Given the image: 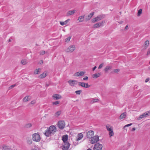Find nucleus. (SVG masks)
<instances>
[{
  "instance_id": "nucleus-1",
  "label": "nucleus",
  "mask_w": 150,
  "mask_h": 150,
  "mask_svg": "<svg viewBox=\"0 0 150 150\" xmlns=\"http://www.w3.org/2000/svg\"><path fill=\"white\" fill-rule=\"evenodd\" d=\"M57 129L56 127L54 125L50 126L45 131L44 135L47 137L52 136L56 132Z\"/></svg>"
},
{
  "instance_id": "nucleus-2",
  "label": "nucleus",
  "mask_w": 150,
  "mask_h": 150,
  "mask_svg": "<svg viewBox=\"0 0 150 150\" xmlns=\"http://www.w3.org/2000/svg\"><path fill=\"white\" fill-rule=\"evenodd\" d=\"M105 17L104 15L101 14L98 16L96 18L92 19L91 20L92 22L93 23L99 21L104 18Z\"/></svg>"
},
{
  "instance_id": "nucleus-3",
  "label": "nucleus",
  "mask_w": 150,
  "mask_h": 150,
  "mask_svg": "<svg viewBox=\"0 0 150 150\" xmlns=\"http://www.w3.org/2000/svg\"><path fill=\"white\" fill-rule=\"evenodd\" d=\"M33 140L36 142H39L40 140V137L39 134L34 133L33 135Z\"/></svg>"
},
{
  "instance_id": "nucleus-4",
  "label": "nucleus",
  "mask_w": 150,
  "mask_h": 150,
  "mask_svg": "<svg viewBox=\"0 0 150 150\" xmlns=\"http://www.w3.org/2000/svg\"><path fill=\"white\" fill-rule=\"evenodd\" d=\"M105 22V21L103 20L101 22L97 23L93 25V28H96L103 27L104 25Z\"/></svg>"
},
{
  "instance_id": "nucleus-5",
  "label": "nucleus",
  "mask_w": 150,
  "mask_h": 150,
  "mask_svg": "<svg viewBox=\"0 0 150 150\" xmlns=\"http://www.w3.org/2000/svg\"><path fill=\"white\" fill-rule=\"evenodd\" d=\"M106 128L107 130L109 132L110 137L113 136L114 134L112 129V127L109 125H107L106 126Z\"/></svg>"
},
{
  "instance_id": "nucleus-6",
  "label": "nucleus",
  "mask_w": 150,
  "mask_h": 150,
  "mask_svg": "<svg viewBox=\"0 0 150 150\" xmlns=\"http://www.w3.org/2000/svg\"><path fill=\"white\" fill-rule=\"evenodd\" d=\"M75 49V46L74 45H72L69 46L67 49L65 50L66 52H72Z\"/></svg>"
},
{
  "instance_id": "nucleus-7",
  "label": "nucleus",
  "mask_w": 150,
  "mask_h": 150,
  "mask_svg": "<svg viewBox=\"0 0 150 150\" xmlns=\"http://www.w3.org/2000/svg\"><path fill=\"white\" fill-rule=\"evenodd\" d=\"M70 146V144L69 142H66L63 145V146L61 148L63 150H68Z\"/></svg>"
},
{
  "instance_id": "nucleus-8",
  "label": "nucleus",
  "mask_w": 150,
  "mask_h": 150,
  "mask_svg": "<svg viewBox=\"0 0 150 150\" xmlns=\"http://www.w3.org/2000/svg\"><path fill=\"white\" fill-rule=\"evenodd\" d=\"M78 85L82 87L85 88H88L90 86L87 83H84L83 82H79Z\"/></svg>"
},
{
  "instance_id": "nucleus-9",
  "label": "nucleus",
  "mask_w": 150,
  "mask_h": 150,
  "mask_svg": "<svg viewBox=\"0 0 150 150\" xmlns=\"http://www.w3.org/2000/svg\"><path fill=\"white\" fill-rule=\"evenodd\" d=\"M91 143L93 144L96 143L99 140V137L98 136H95L91 138Z\"/></svg>"
},
{
  "instance_id": "nucleus-10",
  "label": "nucleus",
  "mask_w": 150,
  "mask_h": 150,
  "mask_svg": "<svg viewBox=\"0 0 150 150\" xmlns=\"http://www.w3.org/2000/svg\"><path fill=\"white\" fill-rule=\"evenodd\" d=\"M58 127L61 129L64 128L65 126V123L63 121H60L58 122Z\"/></svg>"
},
{
  "instance_id": "nucleus-11",
  "label": "nucleus",
  "mask_w": 150,
  "mask_h": 150,
  "mask_svg": "<svg viewBox=\"0 0 150 150\" xmlns=\"http://www.w3.org/2000/svg\"><path fill=\"white\" fill-rule=\"evenodd\" d=\"M103 147L102 144H100L98 143L95 144L93 148L94 150H101Z\"/></svg>"
},
{
  "instance_id": "nucleus-12",
  "label": "nucleus",
  "mask_w": 150,
  "mask_h": 150,
  "mask_svg": "<svg viewBox=\"0 0 150 150\" xmlns=\"http://www.w3.org/2000/svg\"><path fill=\"white\" fill-rule=\"evenodd\" d=\"M68 82L69 85L71 86H74L75 85L77 84L78 83L77 81L74 80H70Z\"/></svg>"
},
{
  "instance_id": "nucleus-13",
  "label": "nucleus",
  "mask_w": 150,
  "mask_h": 150,
  "mask_svg": "<svg viewBox=\"0 0 150 150\" xmlns=\"http://www.w3.org/2000/svg\"><path fill=\"white\" fill-rule=\"evenodd\" d=\"M150 112L149 111H147L145 113H144L142 115L139 116L138 118V120H141L143 118L149 116L150 115L149 114V113H150Z\"/></svg>"
},
{
  "instance_id": "nucleus-14",
  "label": "nucleus",
  "mask_w": 150,
  "mask_h": 150,
  "mask_svg": "<svg viewBox=\"0 0 150 150\" xmlns=\"http://www.w3.org/2000/svg\"><path fill=\"white\" fill-rule=\"evenodd\" d=\"M94 135V132L92 130L88 131L86 133V137L88 138H91Z\"/></svg>"
},
{
  "instance_id": "nucleus-15",
  "label": "nucleus",
  "mask_w": 150,
  "mask_h": 150,
  "mask_svg": "<svg viewBox=\"0 0 150 150\" xmlns=\"http://www.w3.org/2000/svg\"><path fill=\"white\" fill-rule=\"evenodd\" d=\"M85 73V72L83 71H78L75 73L74 74V76L77 77L83 76Z\"/></svg>"
},
{
  "instance_id": "nucleus-16",
  "label": "nucleus",
  "mask_w": 150,
  "mask_h": 150,
  "mask_svg": "<svg viewBox=\"0 0 150 150\" xmlns=\"http://www.w3.org/2000/svg\"><path fill=\"white\" fill-rule=\"evenodd\" d=\"M94 13L93 12L90 13L87 16V17L85 18V21H87L90 20L92 16H93V15L94 14Z\"/></svg>"
},
{
  "instance_id": "nucleus-17",
  "label": "nucleus",
  "mask_w": 150,
  "mask_h": 150,
  "mask_svg": "<svg viewBox=\"0 0 150 150\" xmlns=\"http://www.w3.org/2000/svg\"><path fill=\"white\" fill-rule=\"evenodd\" d=\"M76 11V10H70L67 13V16H69L74 13Z\"/></svg>"
},
{
  "instance_id": "nucleus-18",
  "label": "nucleus",
  "mask_w": 150,
  "mask_h": 150,
  "mask_svg": "<svg viewBox=\"0 0 150 150\" xmlns=\"http://www.w3.org/2000/svg\"><path fill=\"white\" fill-rule=\"evenodd\" d=\"M53 97L55 100H58L62 98V96L59 94H55L53 96Z\"/></svg>"
},
{
  "instance_id": "nucleus-19",
  "label": "nucleus",
  "mask_w": 150,
  "mask_h": 150,
  "mask_svg": "<svg viewBox=\"0 0 150 150\" xmlns=\"http://www.w3.org/2000/svg\"><path fill=\"white\" fill-rule=\"evenodd\" d=\"M62 139L64 142V143H65L66 142H68L67 141L68 140V136L67 135L63 136L62 137Z\"/></svg>"
},
{
  "instance_id": "nucleus-20",
  "label": "nucleus",
  "mask_w": 150,
  "mask_h": 150,
  "mask_svg": "<svg viewBox=\"0 0 150 150\" xmlns=\"http://www.w3.org/2000/svg\"><path fill=\"white\" fill-rule=\"evenodd\" d=\"M31 97L30 96H26L23 99V102H27L31 100Z\"/></svg>"
},
{
  "instance_id": "nucleus-21",
  "label": "nucleus",
  "mask_w": 150,
  "mask_h": 150,
  "mask_svg": "<svg viewBox=\"0 0 150 150\" xmlns=\"http://www.w3.org/2000/svg\"><path fill=\"white\" fill-rule=\"evenodd\" d=\"M83 137V135L81 133H80L78 134V135L77 136L76 139V140L78 141L81 140Z\"/></svg>"
},
{
  "instance_id": "nucleus-22",
  "label": "nucleus",
  "mask_w": 150,
  "mask_h": 150,
  "mask_svg": "<svg viewBox=\"0 0 150 150\" xmlns=\"http://www.w3.org/2000/svg\"><path fill=\"white\" fill-rule=\"evenodd\" d=\"M112 68V66H107L104 69L105 73L107 72L108 71L110 70Z\"/></svg>"
},
{
  "instance_id": "nucleus-23",
  "label": "nucleus",
  "mask_w": 150,
  "mask_h": 150,
  "mask_svg": "<svg viewBox=\"0 0 150 150\" xmlns=\"http://www.w3.org/2000/svg\"><path fill=\"white\" fill-rule=\"evenodd\" d=\"M46 76L47 73L46 71H45L39 76V77L40 78L42 79L45 77Z\"/></svg>"
},
{
  "instance_id": "nucleus-24",
  "label": "nucleus",
  "mask_w": 150,
  "mask_h": 150,
  "mask_svg": "<svg viewBox=\"0 0 150 150\" xmlns=\"http://www.w3.org/2000/svg\"><path fill=\"white\" fill-rule=\"evenodd\" d=\"M3 148L5 150H9L11 148L10 146H7L5 145H3L2 146Z\"/></svg>"
},
{
  "instance_id": "nucleus-25",
  "label": "nucleus",
  "mask_w": 150,
  "mask_h": 150,
  "mask_svg": "<svg viewBox=\"0 0 150 150\" xmlns=\"http://www.w3.org/2000/svg\"><path fill=\"white\" fill-rule=\"evenodd\" d=\"M70 21L69 19H68L66 20L64 22H60V23L62 25H65L67 24V23L69 22V21Z\"/></svg>"
},
{
  "instance_id": "nucleus-26",
  "label": "nucleus",
  "mask_w": 150,
  "mask_h": 150,
  "mask_svg": "<svg viewBox=\"0 0 150 150\" xmlns=\"http://www.w3.org/2000/svg\"><path fill=\"white\" fill-rule=\"evenodd\" d=\"M84 18V15L80 16L79 17L78 20L79 22H82L83 21Z\"/></svg>"
},
{
  "instance_id": "nucleus-27",
  "label": "nucleus",
  "mask_w": 150,
  "mask_h": 150,
  "mask_svg": "<svg viewBox=\"0 0 150 150\" xmlns=\"http://www.w3.org/2000/svg\"><path fill=\"white\" fill-rule=\"evenodd\" d=\"M126 117V115L125 113L124 112L122 113L120 116L119 118V119L121 120L123 118H125Z\"/></svg>"
},
{
  "instance_id": "nucleus-28",
  "label": "nucleus",
  "mask_w": 150,
  "mask_h": 150,
  "mask_svg": "<svg viewBox=\"0 0 150 150\" xmlns=\"http://www.w3.org/2000/svg\"><path fill=\"white\" fill-rule=\"evenodd\" d=\"M100 73H98V74H95L93 75V77L94 78H97L100 76Z\"/></svg>"
},
{
  "instance_id": "nucleus-29",
  "label": "nucleus",
  "mask_w": 150,
  "mask_h": 150,
  "mask_svg": "<svg viewBox=\"0 0 150 150\" xmlns=\"http://www.w3.org/2000/svg\"><path fill=\"white\" fill-rule=\"evenodd\" d=\"M98 99L96 98H94L91 101V103L92 104L93 103L98 102Z\"/></svg>"
},
{
  "instance_id": "nucleus-30",
  "label": "nucleus",
  "mask_w": 150,
  "mask_h": 150,
  "mask_svg": "<svg viewBox=\"0 0 150 150\" xmlns=\"http://www.w3.org/2000/svg\"><path fill=\"white\" fill-rule=\"evenodd\" d=\"M41 69H36L35 71L34 72V73L35 74H38L41 71Z\"/></svg>"
},
{
  "instance_id": "nucleus-31",
  "label": "nucleus",
  "mask_w": 150,
  "mask_h": 150,
  "mask_svg": "<svg viewBox=\"0 0 150 150\" xmlns=\"http://www.w3.org/2000/svg\"><path fill=\"white\" fill-rule=\"evenodd\" d=\"M120 71V69H114L111 72L112 73H118Z\"/></svg>"
},
{
  "instance_id": "nucleus-32",
  "label": "nucleus",
  "mask_w": 150,
  "mask_h": 150,
  "mask_svg": "<svg viewBox=\"0 0 150 150\" xmlns=\"http://www.w3.org/2000/svg\"><path fill=\"white\" fill-rule=\"evenodd\" d=\"M61 111H58L55 113V116L58 117L61 114Z\"/></svg>"
},
{
  "instance_id": "nucleus-33",
  "label": "nucleus",
  "mask_w": 150,
  "mask_h": 150,
  "mask_svg": "<svg viewBox=\"0 0 150 150\" xmlns=\"http://www.w3.org/2000/svg\"><path fill=\"white\" fill-rule=\"evenodd\" d=\"M142 9H139L137 15L138 16H140L142 13Z\"/></svg>"
},
{
  "instance_id": "nucleus-34",
  "label": "nucleus",
  "mask_w": 150,
  "mask_h": 150,
  "mask_svg": "<svg viewBox=\"0 0 150 150\" xmlns=\"http://www.w3.org/2000/svg\"><path fill=\"white\" fill-rule=\"evenodd\" d=\"M149 40H147L145 42V45L146 46V47L147 48L149 45Z\"/></svg>"
},
{
  "instance_id": "nucleus-35",
  "label": "nucleus",
  "mask_w": 150,
  "mask_h": 150,
  "mask_svg": "<svg viewBox=\"0 0 150 150\" xmlns=\"http://www.w3.org/2000/svg\"><path fill=\"white\" fill-rule=\"evenodd\" d=\"M81 92L82 91L81 90H79L76 91L75 92V93L77 95H80Z\"/></svg>"
},
{
  "instance_id": "nucleus-36",
  "label": "nucleus",
  "mask_w": 150,
  "mask_h": 150,
  "mask_svg": "<svg viewBox=\"0 0 150 150\" xmlns=\"http://www.w3.org/2000/svg\"><path fill=\"white\" fill-rule=\"evenodd\" d=\"M21 63H22V64L25 65L27 64V62L25 60H22L21 61Z\"/></svg>"
},
{
  "instance_id": "nucleus-37",
  "label": "nucleus",
  "mask_w": 150,
  "mask_h": 150,
  "mask_svg": "<svg viewBox=\"0 0 150 150\" xmlns=\"http://www.w3.org/2000/svg\"><path fill=\"white\" fill-rule=\"evenodd\" d=\"M16 86V84H14L12 85L9 87V89H11L13 88H14V87H15Z\"/></svg>"
},
{
  "instance_id": "nucleus-38",
  "label": "nucleus",
  "mask_w": 150,
  "mask_h": 150,
  "mask_svg": "<svg viewBox=\"0 0 150 150\" xmlns=\"http://www.w3.org/2000/svg\"><path fill=\"white\" fill-rule=\"evenodd\" d=\"M59 101H57L55 102H53L52 103L53 105H57V104H59Z\"/></svg>"
},
{
  "instance_id": "nucleus-39",
  "label": "nucleus",
  "mask_w": 150,
  "mask_h": 150,
  "mask_svg": "<svg viewBox=\"0 0 150 150\" xmlns=\"http://www.w3.org/2000/svg\"><path fill=\"white\" fill-rule=\"evenodd\" d=\"M71 38V37H70V36L68 37L67 38H66L65 39V42L69 41H70V40Z\"/></svg>"
},
{
  "instance_id": "nucleus-40",
  "label": "nucleus",
  "mask_w": 150,
  "mask_h": 150,
  "mask_svg": "<svg viewBox=\"0 0 150 150\" xmlns=\"http://www.w3.org/2000/svg\"><path fill=\"white\" fill-rule=\"evenodd\" d=\"M26 127L27 128H29L32 126V124L30 123H29L26 125Z\"/></svg>"
},
{
  "instance_id": "nucleus-41",
  "label": "nucleus",
  "mask_w": 150,
  "mask_h": 150,
  "mask_svg": "<svg viewBox=\"0 0 150 150\" xmlns=\"http://www.w3.org/2000/svg\"><path fill=\"white\" fill-rule=\"evenodd\" d=\"M27 143L29 144H30L32 143V141L30 139V140H27Z\"/></svg>"
},
{
  "instance_id": "nucleus-42",
  "label": "nucleus",
  "mask_w": 150,
  "mask_h": 150,
  "mask_svg": "<svg viewBox=\"0 0 150 150\" xmlns=\"http://www.w3.org/2000/svg\"><path fill=\"white\" fill-rule=\"evenodd\" d=\"M103 65V64L102 63L100 64L98 67V69H99L102 68Z\"/></svg>"
},
{
  "instance_id": "nucleus-43",
  "label": "nucleus",
  "mask_w": 150,
  "mask_h": 150,
  "mask_svg": "<svg viewBox=\"0 0 150 150\" xmlns=\"http://www.w3.org/2000/svg\"><path fill=\"white\" fill-rule=\"evenodd\" d=\"M132 123H130V124L127 125H125V126L124 127V128H125L126 127L129 126L131 125H132Z\"/></svg>"
},
{
  "instance_id": "nucleus-44",
  "label": "nucleus",
  "mask_w": 150,
  "mask_h": 150,
  "mask_svg": "<svg viewBox=\"0 0 150 150\" xmlns=\"http://www.w3.org/2000/svg\"><path fill=\"white\" fill-rule=\"evenodd\" d=\"M88 79V77L87 76H86L85 77L83 78V80L84 81L87 80Z\"/></svg>"
},
{
  "instance_id": "nucleus-45",
  "label": "nucleus",
  "mask_w": 150,
  "mask_h": 150,
  "mask_svg": "<svg viewBox=\"0 0 150 150\" xmlns=\"http://www.w3.org/2000/svg\"><path fill=\"white\" fill-rule=\"evenodd\" d=\"M45 53V52L44 51H42L40 52V54L42 55L44 54Z\"/></svg>"
},
{
  "instance_id": "nucleus-46",
  "label": "nucleus",
  "mask_w": 150,
  "mask_h": 150,
  "mask_svg": "<svg viewBox=\"0 0 150 150\" xmlns=\"http://www.w3.org/2000/svg\"><path fill=\"white\" fill-rule=\"evenodd\" d=\"M35 103H36L35 101V100H33V101H31V102L30 103L31 104H35Z\"/></svg>"
},
{
  "instance_id": "nucleus-47",
  "label": "nucleus",
  "mask_w": 150,
  "mask_h": 150,
  "mask_svg": "<svg viewBox=\"0 0 150 150\" xmlns=\"http://www.w3.org/2000/svg\"><path fill=\"white\" fill-rule=\"evenodd\" d=\"M149 78H147L145 81V82H147L148 81H149Z\"/></svg>"
},
{
  "instance_id": "nucleus-48",
  "label": "nucleus",
  "mask_w": 150,
  "mask_h": 150,
  "mask_svg": "<svg viewBox=\"0 0 150 150\" xmlns=\"http://www.w3.org/2000/svg\"><path fill=\"white\" fill-rule=\"evenodd\" d=\"M150 54V50H149L147 52V55H149V54Z\"/></svg>"
},
{
  "instance_id": "nucleus-49",
  "label": "nucleus",
  "mask_w": 150,
  "mask_h": 150,
  "mask_svg": "<svg viewBox=\"0 0 150 150\" xmlns=\"http://www.w3.org/2000/svg\"><path fill=\"white\" fill-rule=\"evenodd\" d=\"M97 68L96 66L94 67L92 69L93 71H94Z\"/></svg>"
},
{
  "instance_id": "nucleus-50",
  "label": "nucleus",
  "mask_w": 150,
  "mask_h": 150,
  "mask_svg": "<svg viewBox=\"0 0 150 150\" xmlns=\"http://www.w3.org/2000/svg\"><path fill=\"white\" fill-rule=\"evenodd\" d=\"M136 129L135 127H133L132 128V131H134V130H135Z\"/></svg>"
},
{
  "instance_id": "nucleus-51",
  "label": "nucleus",
  "mask_w": 150,
  "mask_h": 150,
  "mask_svg": "<svg viewBox=\"0 0 150 150\" xmlns=\"http://www.w3.org/2000/svg\"><path fill=\"white\" fill-rule=\"evenodd\" d=\"M11 39H10L8 41V42H11Z\"/></svg>"
},
{
  "instance_id": "nucleus-52",
  "label": "nucleus",
  "mask_w": 150,
  "mask_h": 150,
  "mask_svg": "<svg viewBox=\"0 0 150 150\" xmlns=\"http://www.w3.org/2000/svg\"><path fill=\"white\" fill-rule=\"evenodd\" d=\"M128 27V25H126L125 27V29H127V28Z\"/></svg>"
},
{
  "instance_id": "nucleus-53",
  "label": "nucleus",
  "mask_w": 150,
  "mask_h": 150,
  "mask_svg": "<svg viewBox=\"0 0 150 150\" xmlns=\"http://www.w3.org/2000/svg\"><path fill=\"white\" fill-rule=\"evenodd\" d=\"M123 21H120L119 22V23L120 24H121L122 23Z\"/></svg>"
},
{
  "instance_id": "nucleus-54",
  "label": "nucleus",
  "mask_w": 150,
  "mask_h": 150,
  "mask_svg": "<svg viewBox=\"0 0 150 150\" xmlns=\"http://www.w3.org/2000/svg\"><path fill=\"white\" fill-rule=\"evenodd\" d=\"M46 86H49V84H46Z\"/></svg>"
},
{
  "instance_id": "nucleus-55",
  "label": "nucleus",
  "mask_w": 150,
  "mask_h": 150,
  "mask_svg": "<svg viewBox=\"0 0 150 150\" xmlns=\"http://www.w3.org/2000/svg\"><path fill=\"white\" fill-rule=\"evenodd\" d=\"M87 150H91V149L90 148H89Z\"/></svg>"
},
{
  "instance_id": "nucleus-56",
  "label": "nucleus",
  "mask_w": 150,
  "mask_h": 150,
  "mask_svg": "<svg viewBox=\"0 0 150 150\" xmlns=\"http://www.w3.org/2000/svg\"><path fill=\"white\" fill-rule=\"evenodd\" d=\"M148 69L150 70V66L148 67Z\"/></svg>"
},
{
  "instance_id": "nucleus-57",
  "label": "nucleus",
  "mask_w": 150,
  "mask_h": 150,
  "mask_svg": "<svg viewBox=\"0 0 150 150\" xmlns=\"http://www.w3.org/2000/svg\"><path fill=\"white\" fill-rule=\"evenodd\" d=\"M149 64H150V62H149Z\"/></svg>"
},
{
  "instance_id": "nucleus-58",
  "label": "nucleus",
  "mask_w": 150,
  "mask_h": 150,
  "mask_svg": "<svg viewBox=\"0 0 150 150\" xmlns=\"http://www.w3.org/2000/svg\"><path fill=\"white\" fill-rule=\"evenodd\" d=\"M35 150H36V149H35Z\"/></svg>"
}]
</instances>
